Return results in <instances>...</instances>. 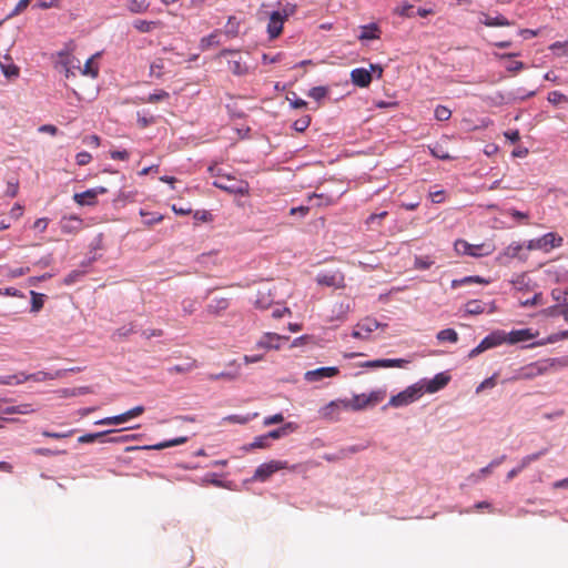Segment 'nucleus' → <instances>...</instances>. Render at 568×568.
<instances>
[{"instance_id": "1", "label": "nucleus", "mask_w": 568, "mask_h": 568, "mask_svg": "<svg viewBox=\"0 0 568 568\" xmlns=\"http://www.w3.org/2000/svg\"><path fill=\"white\" fill-rule=\"evenodd\" d=\"M568 366V356L561 358H545L529 363L516 371L510 381L534 379L538 376Z\"/></svg>"}, {"instance_id": "2", "label": "nucleus", "mask_w": 568, "mask_h": 568, "mask_svg": "<svg viewBox=\"0 0 568 568\" xmlns=\"http://www.w3.org/2000/svg\"><path fill=\"white\" fill-rule=\"evenodd\" d=\"M386 396L384 390H374L366 394L354 395L351 399L343 402L344 409L363 410L381 403Z\"/></svg>"}, {"instance_id": "3", "label": "nucleus", "mask_w": 568, "mask_h": 568, "mask_svg": "<svg viewBox=\"0 0 568 568\" xmlns=\"http://www.w3.org/2000/svg\"><path fill=\"white\" fill-rule=\"evenodd\" d=\"M213 185L230 194L246 195L248 194L250 191V186L246 181L236 179L229 174H226L225 176H221L220 179H215L213 181Z\"/></svg>"}, {"instance_id": "4", "label": "nucleus", "mask_w": 568, "mask_h": 568, "mask_svg": "<svg viewBox=\"0 0 568 568\" xmlns=\"http://www.w3.org/2000/svg\"><path fill=\"white\" fill-rule=\"evenodd\" d=\"M424 394V386L419 384H414L408 386L403 392L398 393L390 397L388 405L393 407H402L409 405L417 400Z\"/></svg>"}, {"instance_id": "5", "label": "nucleus", "mask_w": 568, "mask_h": 568, "mask_svg": "<svg viewBox=\"0 0 568 568\" xmlns=\"http://www.w3.org/2000/svg\"><path fill=\"white\" fill-rule=\"evenodd\" d=\"M219 58L226 59V62L229 64V70L234 75H244L248 72L247 64L243 61L240 52L236 50L223 49L219 53Z\"/></svg>"}, {"instance_id": "6", "label": "nucleus", "mask_w": 568, "mask_h": 568, "mask_svg": "<svg viewBox=\"0 0 568 568\" xmlns=\"http://www.w3.org/2000/svg\"><path fill=\"white\" fill-rule=\"evenodd\" d=\"M505 343L504 331H495L487 335L475 348H473L468 357L474 358L483 352L499 346Z\"/></svg>"}, {"instance_id": "7", "label": "nucleus", "mask_w": 568, "mask_h": 568, "mask_svg": "<svg viewBox=\"0 0 568 568\" xmlns=\"http://www.w3.org/2000/svg\"><path fill=\"white\" fill-rule=\"evenodd\" d=\"M290 468L287 462L285 460H271L268 463L261 464L253 476V479L265 481L267 480L274 473Z\"/></svg>"}, {"instance_id": "8", "label": "nucleus", "mask_w": 568, "mask_h": 568, "mask_svg": "<svg viewBox=\"0 0 568 568\" xmlns=\"http://www.w3.org/2000/svg\"><path fill=\"white\" fill-rule=\"evenodd\" d=\"M381 326V323L373 317H365L359 321L353 332L352 336L359 339H368L371 334Z\"/></svg>"}, {"instance_id": "9", "label": "nucleus", "mask_w": 568, "mask_h": 568, "mask_svg": "<svg viewBox=\"0 0 568 568\" xmlns=\"http://www.w3.org/2000/svg\"><path fill=\"white\" fill-rule=\"evenodd\" d=\"M144 413L143 406H135L130 410L111 417H105L95 422V425H120L126 423L128 420L138 417Z\"/></svg>"}, {"instance_id": "10", "label": "nucleus", "mask_w": 568, "mask_h": 568, "mask_svg": "<svg viewBox=\"0 0 568 568\" xmlns=\"http://www.w3.org/2000/svg\"><path fill=\"white\" fill-rule=\"evenodd\" d=\"M316 282L320 285L334 287V288H344L345 287V277L341 271L321 273L316 276Z\"/></svg>"}, {"instance_id": "11", "label": "nucleus", "mask_w": 568, "mask_h": 568, "mask_svg": "<svg viewBox=\"0 0 568 568\" xmlns=\"http://www.w3.org/2000/svg\"><path fill=\"white\" fill-rule=\"evenodd\" d=\"M409 363H410V359H405V358L374 359V361H367V362L363 363L362 367H367V368H390V367L404 368Z\"/></svg>"}, {"instance_id": "12", "label": "nucleus", "mask_w": 568, "mask_h": 568, "mask_svg": "<svg viewBox=\"0 0 568 568\" xmlns=\"http://www.w3.org/2000/svg\"><path fill=\"white\" fill-rule=\"evenodd\" d=\"M339 373L337 367H320L313 371H307L304 374V379L308 383L322 381L324 378H331L337 376Z\"/></svg>"}, {"instance_id": "13", "label": "nucleus", "mask_w": 568, "mask_h": 568, "mask_svg": "<svg viewBox=\"0 0 568 568\" xmlns=\"http://www.w3.org/2000/svg\"><path fill=\"white\" fill-rule=\"evenodd\" d=\"M286 18V13H282L280 11L272 12L267 23V33L271 39H275L282 33L283 24Z\"/></svg>"}, {"instance_id": "14", "label": "nucleus", "mask_w": 568, "mask_h": 568, "mask_svg": "<svg viewBox=\"0 0 568 568\" xmlns=\"http://www.w3.org/2000/svg\"><path fill=\"white\" fill-rule=\"evenodd\" d=\"M287 341V336H282L276 333H265L256 343V348L263 349H278L281 347V341Z\"/></svg>"}, {"instance_id": "15", "label": "nucleus", "mask_w": 568, "mask_h": 568, "mask_svg": "<svg viewBox=\"0 0 568 568\" xmlns=\"http://www.w3.org/2000/svg\"><path fill=\"white\" fill-rule=\"evenodd\" d=\"M536 334L529 328L515 329L509 333L504 332L505 343L517 344L535 338Z\"/></svg>"}, {"instance_id": "16", "label": "nucleus", "mask_w": 568, "mask_h": 568, "mask_svg": "<svg viewBox=\"0 0 568 568\" xmlns=\"http://www.w3.org/2000/svg\"><path fill=\"white\" fill-rule=\"evenodd\" d=\"M343 402L344 400H332L329 404L325 405L320 410L321 417L327 420H337L339 412L343 408Z\"/></svg>"}, {"instance_id": "17", "label": "nucleus", "mask_w": 568, "mask_h": 568, "mask_svg": "<svg viewBox=\"0 0 568 568\" xmlns=\"http://www.w3.org/2000/svg\"><path fill=\"white\" fill-rule=\"evenodd\" d=\"M351 80L353 84L359 88H366L372 82V74L364 68H356L351 72Z\"/></svg>"}, {"instance_id": "18", "label": "nucleus", "mask_w": 568, "mask_h": 568, "mask_svg": "<svg viewBox=\"0 0 568 568\" xmlns=\"http://www.w3.org/2000/svg\"><path fill=\"white\" fill-rule=\"evenodd\" d=\"M450 377L448 375H446L445 373H439L437 375H435V377L430 381H428L426 383V385L424 386V393H436L438 392L439 389L444 388L448 382H449Z\"/></svg>"}, {"instance_id": "19", "label": "nucleus", "mask_w": 568, "mask_h": 568, "mask_svg": "<svg viewBox=\"0 0 568 568\" xmlns=\"http://www.w3.org/2000/svg\"><path fill=\"white\" fill-rule=\"evenodd\" d=\"M562 237L557 233L549 232L540 236L541 251L549 252L562 245Z\"/></svg>"}, {"instance_id": "20", "label": "nucleus", "mask_w": 568, "mask_h": 568, "mask_svg": "<svg viewBox=\"0 0 568 568\" xmlns=\"http://www.w3.org/2000/svg\"><path fill=\"white\" fill-rule=\"evenodd\" d=\"M480 23L486 27H510L514 22L509 21L503 14H497L496 17H490L486 13H480Z\"/></svg>"}, {"instance_id": "21", "label": "nucleus", "mask_w": 568, "mask_h": 568, "mask_svg": "<svg viewBox=\"0 0 568 568\" xmlns=\"http://www.w3.org/2000/svg\"><path fill=\"white\" fill-rule=\"evenodd\" d=\"M523 244L518 242L510 243L498 256L497 262L500 264L506 263L510 258H515L519 255L520 251L523 250Z\"/></svg>"}, {"instance_id": "22", "label": "nucleus", "mask_w": 568, "mask_h": 568, "mask_svg": "<svg viewBox=\"0 0 568 568\" xmlns=\"http://www.w3.org/2000/svg\"><path fill=\"white\" fill-rule=\"evenodd\" d=\"M361 33L358 34V40H377L381 38V29L376 23H369L366 26H362Z\"/></svg>"}, {"instance_id": "23", "label": "nucleus", "mask_w": 568, "mask_h": 568, "mask_svg": "<svg viewBox=\"0 0 568 568\" xmlns=\"http://www.w3.org/2000/svg\"><path fill=\"white\" fill-rule=\"evenodd\" d=\"M82 227V220L78 216L63 217L61 221V231L67 234L77 233Z\"/></svg>"}, {"instance_id": "24", "label": "nucleus", "mask_w": 568, "mask_h": 568, "mask_svg": "<svg viewBox=\"0 0 568 568\" xmlns=\"http://www.w3.org/2000/svg\"><path fill=\"white\" fill-rule=\"evenodd\" d=\"M254 304L261 310H267L273 304V298L268 288H260L256 292Z\"/></svg>"}, {"instance_id": "25", "label": "nucleus", "mask_w": 568, "mask_h": 568, "mask_svg": "<svg viewBox=\"0 0 568 568\" xmlns=\"http://www.w3.org/2000/svg\"><path fill=\"white\" fill-rule=\"evenodd\" d=\"M0 68L8 79L19 77L20 69L12 62V59L9 55H4L3 61H0Z\"/></svg>"}, {"instance_id": "26", "label": "nucleus", "mask_w": 568, "mask_h": 568, "mask_svg": "<svg viewBox=\"0 0 568 568\" xmlns=\"http://www.w3.org/2000/svg\"><path fill=\"white\" fill-rule=\"evenodd\" d=\"M73 200L77 204H79L81 206H84V205L93 206L98 203L94 192L91 189L87 190L82 193H75L73 195Z\"/></svg>"}, {"instance_id": "27", "label": "nucleus", "mask_w": 568, "mask_h": 568, "mask_svg": "<svg viewBox=\"0 0 568 568\" xmlns=\"http://www.w3.org/2000/svg\"><path fill=\"white\" fill-rule=\"evenodd\" d=\"M496 250V246L493 242H485L481 244H473L471 256L473 257H484L493 254Z\"/></svg>"}, {"instance_id": "28", "label": "nucleus", "mask_w": 568, "mask_h": 568, "mask_svg": "<svg viewBox=\"0 0 568 568\" xmlns=\"http://www.w3.org/2000/svg\"><path fill=\"white\" fill-rule=\"evenodd\" d=\"M125 7L133 14L145 13L150 8L149 0H128Z\"/></svg>"}, {"instance_id": "29", "label": "nucleus", "mask_w": 568, "mask_h": 568, "mask_svg": "<svg viewBox=\"0 0 568 568\" xmlns=\"http://www.w3.org/2000/svg\"><path fill=\"white\" fill-rule=\"evenodd\" d=\"M229 300L225 297L213 298L206 306L209 314L219 315L229 307Z\"/></svg>"}, {"instance_id": "30", "label": "nucleus", "mask_w": 568, "mask_h": 568, "mask_svg": "<svg viewBox=\"0 0 568 568\" xmlns=\"http://www.w3.org/2000/svg\"><path fill=\"white\" fill-rule=\"evenodd\" d=\"M64 375L63 371H57L54 374L47 373V372H37L34 374H26L27 381H34V382H45L49 379H54L62 377Z\"/></svg>"}, {"instance_id": "31", "label": "nucleus", "mask_w": 568, "mask_h": 568, "mask_svg": "<svg viewBox=\"0 0 568 568\" xmlns=\"http://www.w3.org/2000/svg\"><path fill=\"white\" fill-rule=\"evenodd\" d=\"M296 425L294 423H286L284 426L273 429L266 434V437L270 439H278L283 436H286L291 432L295 430Z\"/></svg>"}, {"instance_id": "32", "label": "nucleus", "mask_w": 568, "mask_h": 568, "mask_svg": "<svg viewBox=\"0 0 568 568\" xmlns=\"http://www.w3.org/2000/svg\"><path fill=\"white\" fill-rule=\"evenodd\" d=\"M220 33H221L220 30H215L207 37H203L200 41L201 50L205 51V50L210 49L211 47L219 45L220 44V40H219Z\"/></svg>"}, {"instance_id": "33", "label": "nucleus", "mask_w": 568, "mask_h": 568, "mask_svg": "<svg viewBox=\"0 0 568 568\" xmlns=\"http://www.w3.org/2000/svg\"><path fill=\"white\" fill-rule=\"evenodd\" d=\"M186 442H187V437L186 436H182V437H178V438H174V439H171V440H165V442H162V443H159V444H155V445L145 446L144 448L161 450V449H164V448H168V447H173V446L182 445V444H184Z\"/></svg>"}, {"instance_id": "34", "label": "nucleus", "mask_w": 568, "mask_h": 568, "mask_svg": "<svg viewBox=\"0 0 568 568\" xmlns=\"http://www.w3.org/2000/svg\"><path fill=\"white\" fill-rule=\"evenodd\" d=\"M307 200L308 202H313V201H316L314 203V205L316 206H328V205H332L335 203V200L329 196V195H325V194H318V193H313V194H310L307 196Z\"/></svg>"}, {"instance_id": "35", "label": "nucleus", "mask_w": 568, "mask_h": 568, "mask_svg": "<svg viewBox=\"0 0 568 568\" xmlns=\"http://www.w3.org/2000/svg\"><path fill=\"white\" fill-rule=\"evenodd\" d=\"M95 57H99V53L88 59L82 70V74L91 77L93 79L97 78L99 74V65L94 62Z\"/></svg>"}, {"instance_id": "36", "label": "nucleus", "mask_w": 568, "mask_h": 568, "mask_svg": "<svg viewBox=\"0 0 568 568\" xmlns=\"http://www.w3.org/2000/svg\"><path fill=\"white\" fill-rule=\"evenodd\" d=\"M27 382L24 373L0 376V385H19Z\"/></svg>"}, {"instance_id": "37", "label": "nucleus", "mask_w": 568, "mask_h": 568, "mask_svg": "<svg viewBox=\"0 0 568 568\" xmlns=\"http://www.w3.org/2000/svg\"><path fill=\"white\" fill-rule=\"evenodd\" d=\"M197 367L196 359H191L189 363L183 365H174L169 368L170 374H185Z\"/></svg>"}, {"instance_id": "38", "label": "nucleus", "mask_w": 568, "mask_h": 568, "mask_svg": "<svg viewBox=\"0 0 568 568\" xmlns=\"http://www.w3.org/2000/svg\"><path fill=\"white\" fill-rule=\"evenodd\" d=\"M436 337L439 342H450V343L458 342V334L453 328H445V329L439 331L437 333Z\"/></svg>"}, {"instance_id": "39", "label": "nucleus", "mask_w": 568, "mask_h": 568, "mask_svg": "<svg viewBox=\"0 0 568 568\" xmlns=\"http://www.w3.org/2000/svg\"><path fill=\"white\" fill-rule=\"evenodd\" d=\"M114 432L115 430H104V432H99V433H94V434H84L78 438V442L80 444H91V443L95 442L97 439L103 438L106 435L114 433Z\"/></svg>"}, {"instance_id": "40", "label": "nucleus", "mask_w": 568, "mask_h": 568, "mask_svg": "<svg viewBox=\"0 0 568 568\" xmlns=\"http://www.w3.org/2000/svg\"><path fill=\"white\" fill-rule=\"evenodd\" d=\"M551 296L558 303V305L556 307L567 306L568 290L554 288L551 291Z\"/></svg>"}, {"instance_id": "41", "label": "nucleus", "mask_w": 568, "mask_h": 568, "mask_svg": "<svg viewBox=\"0 0 568 568\" xmlns=\"http://www.w3.org/2000/svg\"><path fill=\"white\" fill-rule=\"evenodd\" d=\"M511 283H513L515 290L525 291V290H529L530 278L527 276V274L523 273V274L517 275L511 281Z\"/></svg>"}, {"instance_id": "42", "label": "nucleus", "mask_w": 568, "mask_h": 568, "mask_svg": "<svg viewBox=\"0 0 568 568\" xmlns=\"http://www.w3.org/2000/svg\"><path fill=\"white\" fill-rule=\"evenodd\" d=\"M546 454V449H542L540 452L527 455L521 458L519 464L517 465L518 468L523 471L526 467H528L532 462L538 460L541 456Z\"/></svg>"}, {"instance_id": "43", "label": "nucleus", "mask_w": 568, "mask_h": 568, "mask_svg": "<svg viewBox=\"0 0 568 568\" xmlns=\"http://www.w3.org/2000/svg\"><path fill=\"white\" fill-rule=\"evenodd\" d=\"M465 310L470 315H478L485 312V304L478 300L467 302Z\"/></svg>"}, {"instance_id": "44", "label": "nucleus", "mask_w": 568, "mask_h": 568, "mask_svg": "<svg viewBox=\"0 0 568 568\" xmlns=\"http://www.w3.org/2000/svg\"><path fill=\"white\" fill-rule=\"evenodd\" d=\"M454 248L456 251V253L458 255H468V256H471V250H473V244L468 243L467 241L465 240H457L455 243H454Z\"/></svg>"}, {"instance_id": "45", "label": "nucleus", "mask_w": 568, "mask_h": 568, "mask_svg": "<svg viewBox=\"0 0 568 568\" xmlns=\"http://www.w3.org/2000/svg\"><path fill=\"white\" fill-rule=\"evenodd\" d=\"M156 26L158 22L155 21L135 20L133 22V27L142 33L151 32Z\"/></svg>"}, {"instance_id": "46", "label": "nucleus", "mask_w": 568, "mask_h": 568, "mask_svg": "<svg viewBox=\"0 0 568 568\" xmlns=\"http://www.w3.org/2000/svg\"><path fill=\"white\" fill-rule=\"evenodd\" d=\"M547 100L554 105H558L560 103H568V97L561 93L560 91L549 92Z\"/></svg>"}, {"instance_id": "47", "label": "nucleus", "mask_w": 568, "mask_h": 568, "mask_svg": "<svg viewBox=\"0 0 568 568\" xmlns=\"http://www.w3.org/2000/svg\"><path fill=\"white\" fill-rule=\"evenodd\" d=\"M169 97V92L164 90H158L156 92L150 94L148 98L143 99V101L146 103H158L160 101L168 100Z\"/></svg>"}, {"instance_id": "48", "label": "nucleus", "mask_w": 568, "mask_h": 568, "mask_svg": "<svg viewBox=\"0 0 568 568\" xmlns=\"http://www.w3.org/2000/svg\"><path fill=\"white\" fill-rule=\"evenodd\" d=\"M327 93H328V88L320 85V87L312 88L308 91V97L316 101H320V100L324 99L327 95Z\"/></svg>"}, {"instance_id": "49", "label": "nucleus", "mask_w": 568, "mask_h": 568, "mask_svg": "<svg viewBox=\"0 0 568 568\" xmlns=\"http://www.w3.org/2000/svg\"><path fill=\"white\" fill-rule=\"evenodd\" d=\"M43 294L31 291V312H39L43 307Z\"/></svg>"}, {"instance_id": "50", "label": "nucleus", "mask_w": 568, "mask_h": 568, "mask_svg": "<svg viewBox=\"0 0 568 568\" xmlns=\"http://www.w3.org/2000/svg\"><path fill=\"white\" fill-rule=\"evenodd\" d=\"M268 446V438L266 437V434H264L255 437L254 440L248 445L247 449L267 448Z\"/></svg>"}, {"instance_id": "51", "label": "nucleus", "mask_w": 568, "mask_h": 568, "mask_svg": "<svg viewBox=\"0 0 568 568\" xmlns=\"http://www.w3.org/2000/svg\"><path fill=\"white\" fill-rule=\"evenodd\" d=\"M549 49L555 52L557 55L561 57V55H568V40L565 41V42H560V41H557V42H554Z\"/></svg>"}, {"instance_id": "52", "label": "nucleus", "mask_w": 568, "mask_h": 568, "mask_svg": "<svg viewBox=\"0 0 568 568\" xmlns=\"http://www.w3.org/2000/svg\"><path fill=\"white\" fill-rule=\"evenodd\" d=\"M434 264V261H432L428 256H416L414 266L417 270H428Z\"/></svg>"}, {"instance_id": "53", "label": "nucleus", "mask_w": 568, "mask_h": 568, "mask_svg": "<svg viewBox=\"0 0 568 568\" xmlns=\"http://www.w3.org/2000/svg\"><path fill=\"white\" fill-rule=\"evenodd\" d=\"M452 116V111L445 105H437L435 109V118L438 121H447Z\"/></svg>"}, {"instance_id": "54", "label": "nucleus", "mask_w": 568, "mask_h": 568, "mask_svg": "<svg viewBox=\"0 0 568 568\" xmlns=\"http://www.w3.org/2000/svg\"><path fill=\"white\" fill-rule=\"evenodd\" d=\"M311 124V118L308 115L302 116L301 119L296 120L293 124V128L297 132L305 131Z\"/></svg>"}, {"instance_id": "55", "label": "nucleus", "mask_w": 568, "mask_h": 568, "mask_svg": "<svg viewBox=\"0 0 568 568\" xmlns=\"http://www.w3.org/2000/svg\"><path fill=\"white\" fill-rule=\"evenodd\" d=\"M31 0H20L14 9L8 14L7 19H11L18 14H20L23 10L27 9Z\"/></svg>"}, {"instance_id": "56", "label": "nucleus", "mask_w": 568, "mask_h": 568, "mask_svg": "<svg viewBox=\"0 0 568 568\" xmlns=\"http://www.w3.org/2000/svg\"><path fill=\"white\" fill-rule=\"evenodd\" d=\"M496 386V374L483 381L476 388V393H480L486 388H493Z\"/></svg>"}, {"instance_id": "57", "label": "nucleus", "mask_w": 568, "mask_h": 568, "mask_svg": "<svg viewBox=\"0 0 568 568\" xmlns=\"http://www.w3.org/2000/svg\"><path fill=\"white\" fill-rule=\"evenodd\" d=\"M73 433H74L73 429H71V430H69L67 433H55V432L43 430L42 435L44 437H48V438L60 439V438L70 437Z\"/></svg>"}, {"instance_id": "58", "label": "nucleus", "mask_w": 568, "mask_h": 568, "mask_svg": "<svg viewBox=\"0 0 568 568\" xmlns=\"http://www.w3.org/2000/svg\"><path fill=\"white\" fill-rule=\"evenodd\" d=\"M75 160L78 165L83 166L91 162L92 155L87 151H82L77 154Z\"/></svg>"}, {"instance_id": "59", "label": "nucleus", "mask_w": 568, "mask_h": 568, "mask_svg": "<svg viewBox=\"0 0 568 568\" xmlns=\"http://www.w3.org/2000/svg\"><path fill=\"white\" fill-rule=\"evenodd\" d=\"M283 420H284L283 414L278 413V414L265 417L264 420H263V425L264 426H270V425H274V424H280Z\"/></svg>"}, {"instance_id": "60", "label": "nucleus", "mask_w": 568, "mask_h": 568, "mask_svg": "<svg viewBox=\"0 0 568 568\" xmlns=\"http://www.w3.org/2000/svg\"><path fill=\"white\" fill-rule=\"evenodd\" d=\"M162 61L158 60L151 63L150 65V74L155 78H160L162 75Z\"/></svg>"}, {"instance_id": "61", "label": "nucleus", "mask_w": 568, "mask_h": 568, "mask_svg": "<svg viewBox=\"0 0 568 568\" xmlns=\"http://www.w3.org/2000/svg\"><path fill=\"white\" fill-rule=\"evenodd\" d=\"M18 191H19V182L17 180L8 181L6 195H8L10 197H14L18 194Z\"/></svg>"}, {"instance_id": "62", "label": "nucleus", "mask_w": 568, "mask_h": 568, "mask_svg": "<svg viewBox=\"0 0 568 568\" xmlns=\"http://www.w3.org/2000/svg\"><path fill=\"white\" fill-rule=\"evenodd\" d=\"M365 448H366V446H363V445H352V446L342 448V453L344 455V458H346L349 455H353V454L364 450Z\"/></svg>"}, {"instance_id": "63", "label": "nucleus", "mask_w": 568, "mask_h": 568, "mask_svg": "<svg viewBox=\"0 0 568 568\" xmlns=\"http://www.w3.org/2000/svg\"><path fill=\"white\" fill-rule=\"evenodd\" d=\"M505 213L518 221H526L529 217L528 213L518 211L516 209H508Z\"/></svg>"}, {"instance_id": "64", "label": "nucleus", "mask_w": 568, "mask_h": 568, "mask_svg": "<svg viewBox=\"0 0 568 568\" xmlns=\"http://www.w3.org/2000/svg\"><path fill=\"white\" fill-rule=\"evenodd\" d=\"M550 314L551 315H562L565 317L566 322H568V304H567V306L551 307Z\"/></svg>"}]
</instances>
